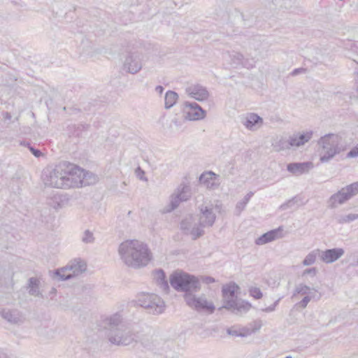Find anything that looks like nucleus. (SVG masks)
I'll use <instances>...</instances> for the list:
<instances>
[{
	"label": "nucleus",
	"mask_w": 358,
	"mask_h": 358,
	"mask_svg": "<svg viewBox=\"0 0 358 358\" xmlns=\"http://www.w3.org/2000/svg\"><path fill=\"white\" fill-rule=\"evenodd\" d=\"M230 57L234 64H237V65L243 64V60L244 57L241 53L238 52H233L230 55Z\"/></svg>",
	"instance_id": "nucleus-34"
},
{
	"label": "nucleus",
	"mask_w": 358,
	"mask_h": 358,
	"mask_svg": "<svg viewBox=\"0 0 358 358\" xmlns=\"http://www.w3.org/2000/svg\"><path fill=\"white\" fill-rule=\"evenodd\" d=\"M39 280L38 278L32 277L28 280L29 294L34 296H43L39 290Z\"/></svg>",
	"instance_id": "nucleus-27"
},
{
	"label": "nucleus",
	"mask_w": 358,
	"mask_h": 358,
	"mask_svg": "<svg viewBox=\"0 0 358 358\" xmlns=\"http://www.w3.org/2000/svg\"><path fill=\"white\" fill-rule=\"evenodd\" d=\"M54 276L58 280H66L72 278L68 266H64L55 271Z\"/></svg>",
	"instance_id": "nucleus-29"
},
{
	"label": "nucleus",
	"mask_w": 358,
	"mask_h": 358,
	"mask_svg": "<svg viewBox=\"0 0 358 358\" xmlns=\"http://www.w3.org/2000/svg\"><path fill=\"white\" fill-rule=\"evenodd\" d=\"M1 317L11 324H18L22 322L20 312L16 309L4 308L0 312Z\"/></svg>",
	"instance_id": "nucleus-19"
},
{
	"label": "nucleus",
	"mask_w": 358,
	"mask_h": 358,
	"mask_svg": "<svg viewBox=\"0 0 358 358\" xmlns=\"http://www.w3.org/2000/svg\"><path fill=\"white\" fill-rule=\"evenodd\" d=\"M250 294L255 299H259L262 297L263 294L259 288L252 287L249 290Z\"/></svg>",
	"instance_id": "nucleus-38"
},
{
	"label": "nucleus",
	"mask_w": 358,
	"mask_h": 358,
	"mask_svg": "<svg viewBox=\"0 0 358 358\" xmlns=\"http://www.w3.org/2000/svg\"><path fill=\"white\" fill-rule=\"evenodd\" d=\"M242 124L246 129L255 131L259 129L264 124L263 118L255 113H248L242 119Z\"/></svg>",
	"instance_id": "nucleus-15"
},
{
	"label": "nucleus",
	"mask_w": 358,
	"mask_h": 358,
	"mask_svg": "<svg viewBox=\"0 0 358 358\" xmlns=\"http://www.w3.org/2000/svg\"><path fill=\"white\" fill-rule=\"evenodd\" d=\"M121 259L128 266L134 268L144 267L152 259L148 245L137 240L122 242L118 249Z\"/></svg>",
	"instance_id": "nucleus-1"
},
{
	"label": "nucleus",
	"mask_w": 358,
	"mask_h": 358,
	"mask_svg": "<svg viewBox=\"0 0 358 358\" xmlns=\"http://www.w3.org/2000/svg\"><path fill=\"white\" fill-rule=\"evenodd\" d=\"M171 285L178 292L187 294H194L201 289V283L199 279L193 275L185 272H176L170 276Z\"/></svg>",
	"instance_id": "nucleus-6"
},
{
	"label": "nucleus",
	"mask_w": 358,
	"mask_h": 358,
	"mask_svg": "<svg viewBox=\"0 0 358 358\" xmlns=\"http://www.w3.org/2000/svg\"><path fill=\"white\" fill-rule=\"evenodd\" d=\"M150 301L149 305H151L152 308H147L149 313L156 315L163 313L165 305L164 301L159 296L152 294Z\"/></svg>",
	"instance_id": "nucleus-20"
},
{
	"label": "nucleus",
	"mask_w": 358,
	"mask_h": 358,
	"mask_svg": "<svg viewBox=\"0 0 358 358\" xmlns=\"http://www.w3.org/2000/svg\"><path fill=\"white\" fill-rule=\"evenodd\" d=\"M178 98V93L172 90H168L164 96V108L166 109L171 108L176 103Z\"/></svg>",
	"instance_id": "nucleus-26"
},
{
	"label": "nucleus",
	"mask_w": 358,
	"mask_h": 358,
	"mask_svg": "<svg viewBox=\"0 0 358 358\" xmlns=\"http://www.w3.org/2000/svg\"><path fill=\"white\" fill-rule=\"evenodd\" d=\"M201 227V226L199 227L194 225L192 228L189 229V234H190L192 236L194 240L203 236V234H204V231Z\"/></svg>",
	"instance_id": "nucleus-32"
},
{
	"label": "nucleus",
	"mask_w": 358,
	"mask_h": 358,
	"mask_svg": "<svg viewBox=\"0 0 358 358\" xmlns=\"http://www.w3.org/2000/svg\"><path fill=\"white\" fill-rule=\"evenodd\" d=\"M60 201H62L60 196L55 195L54 197L49 202V204L54 208L58 209L62 208V204L60 203Z\"/></svg>",
	"instance_id": "nucleus-37"
},
{
	"label": "nucleus",
	"mask_w": 358,
	"mask_h": 358,
	"mask_svg": "<svg viewBox=\"0 0 358 358\" xmlns=\"http://www.w3.org/2000/svg\"><path fill=\"white\" fill-rule=\"evenodd\" d=\"M313 132L308 131L304 133H296L289 136V143L290 149L292 148H299L308 143L313 137Z\"/></svg>",
	"instance_id": "nucleus-16"
},
{
	"label": "nucleus",
	"mask_w": 358,
	"mask_h": 358,
	"mask_svg": "<svg viewBox=\"0 0 358 358\" xmlns=\"http://www.w3.org/2000/svg\"><path fill=\"white\" fill-rule=\"evenodd\" d=\"M192 194L191 187L184 182L181 183L171 196L169 210H173L179 206L181 202L189 200Z\"/></svg>",
	"instance_id": "nucleus-12"
},
{
	"label": "nucleus",
	"mask_w": 358,
	"mask_h": 358,
	"mask_svg": "<svg viewBox=\"0 0 358 358\" xmlns=\"http://www.w3.org/2000/svg\"><path fill=\"white\" fill-rule=\"evenodd\" d=\"M199 226L202 227H212L216 219L213 204L203 203L199 206Z\"/></svg>",
	"instance_id": "nucleus-13"
},
{
	"label": "nucleus",
	"mask_w": 358,
	"mask_h": 358,
	"mask_svg": "<svg viewBox=\"0 0 358 358\" xmlns=\"http://www.w3.org/2000/svg\"><path fill=\"white\" fill-rule=\"evenodd\" d=\"M279 301H280V299H278L271 306H268L267 308H263L262 311L266 312V313H270V312L273 311L275 309V307L278 305Z\"/></svg>",
	"instance_id": "nucleus-47"
},
{
	"label": "nucleus",
	"mask_w": 358,
	"mask_h": 358,
	"mask_svg": "<svg viewBox=\"0 0 358 358\" xmlns=\"http://www.w3.org/2000/svg\"><path fill=\"white\" fill-rule=\"evenodd\" d=\"M320 254V250H316L308 253L303 261L304 266H310L315 262L317 255Z\"/></svg>",
	"instance_id": "nucleus-31"
},
{
	"label": "nucleus",
	"mask_w": 358,
	"mask_h": 358,
	"mask_svg": "<svg viewBox=\"0 0 358 358\" xmlns=\"http://www.w3.org/2000/svg\"><path fill=\"white\" fill-rule=\"evenodd\" d=\"M227 333H228V334L231 335V336H234L244 337L245 336L244 334L239 333L238 331V330L234 329H227Z\"/></svg>",
	"instance_id": "nucleus-46"
},
{
	"label": "nucleus",
	"mask_w": 358,
	"mask_h": 358,
	"mask_svg": "<svg viewBox=\"0 0 358 358\" xmlns=\"http://www.w3.org/2000/svg\"><path fill=\"white\" fill-rule=\"evenodd\" d=\"M342 138L338 134H328L320 137L317 141L320 161L322 163L330 162L336 155L345 150Z\"/></svg>",
	"instance_id": "nucleus-4"
},
{
	"label": "nucleus",
	"mask_w": 358,
	"mask_h": 358,
	"mask_svg": "<svg viewBox=\"0 0 358 358\" xmlns=\"http://www.w3.org/2000/svg\"><path fill=\"white\" fill-rule=\"evenodd\" d=\"M28 148L30 150V152L32 153L33 155H34L36 157H40L43 155L41 151L38 149L34 148V147L31 146L29 144H28Z\"/></svg>",
	"instance_id": "nucleus-44"
},
{
	"label": "nucleus",
	"mask_w": 358,
	"mask_h": 358,
	"mask_svg": "<svg viewBox=\"0 0 358 358\" xmlns=\"http://www.w3.org/2000/svg\"><path fill=\"white\" fill-rule=\"evenodd\" d=\"M209 173L211 175H215L214 173H212V172H210Z\"/></svg>",
	"instance_id": "nucleus-53"
},
{
	"label": "nucleus",
	"mask_w": 358,
	"mask_h": 358,
	"mask_svg": "<svg viewBox=\"0 0 358 358\" xmlns=\"http://www.w3.org/2000/svg\"><path fill=\"white\" fill-rule=\"evenodd\" d=\"M358 194V182H354L334 194L328 200V206L335 208L348 201L351 197Z\"/></svg>",
	"instance_id": "nucleus-7"
},
{
	"label": "nucleus",
	"mask_w": 358,
	"mask_h": 358,
	"mask_svg": "<svg viewBox=\"0 0 358 358\" xmlns=\"http://www.w3.org/2000/svg\"><path fill=\"white\" fill-rule=\"evenodd\" d=\"M307 71V69H305V68H298V69H294L291 73H290V75L292 76H296L300 73H306Z\"/></svg>",
	"instance_id": "nucleus-45"
},
{
	"label": "nucleus",
	"mask_w": 358,
	"mask_h": 358,
	"mask_svg": "<svg viewBox=\"0 0 358 358\" xmlns=\"http://www.w3.org/2000/svg\"><path fill=\"white\" fill-rule=\"evenodd\" d=\"M250 325L252 328V331H258L262 327V321L261 320H255L250 324Z\"/></svg>",
	"instance_id": "nucleus-40"
},
{
	"label": "nucleus",
	"mask_w": 358,
	"mask_h": 358,
	"mask_svg": "<svg viewBox=\"0 0 358 358\" xmlns=\"http://www.w3.org/2000/svg\"><path fill=\"white\" fill-rule=\"evenodd\" d=\"M189 222L187 219L183 220L180 222V228L182 230H183L186 234H189V231L190 229L189 227Z\"/></svg>",
	"instance_id": "nucleus-42"
},
{
	"label": "nucleus",
	"mask_w": 358,
	"mask_h": 358,
	"mask_svg": "<svg viewBox=\"0 0 358 358\" xmlns=\"http://www.w3.org/2000/svg\"><path fill=\"white\" fill-rule=\"evenodd\" d=\"M238 289H239V287L235 282L222 287V293L224 305L222 308L227 309L234 314L241 315L247 313L250 309L251 304L247 301L238 299L236 295Z\"/></svg>",
	"instance_id": "nucleus-5"
},
{
	"label": "nucleus",
	"mask_w": 358,
	"mask_h": 358,
	"mask_svg": "<svg viewBox=\"0 0 358 358\" xmlns=\"http://www.w3.org/2000/svg\"><path fill=\"white\" fill-rule=\"evenodd\" d=\"M152 294L149 293H141L138 294L135 303L147 310L148 308H152L151 305H149L150 303V299H152Z\"/></svg>",
	"instance_id": "nucleus-28"
},
{
	"label": "nucleus",
	"mask_w": 358,
	"mask_h": 358,
	"mask_svg": "<svg viewBox=\"0 0 358 358\" xmlns=\"http://www.w3.org/2000/svg\"><path fill=\"white\" fill-rule=\"evenodd\" d=\"M185 93L191 98L198 101H206L210 93L207 88L201 84H192L185 88Z\"/></svg>",
	"instance_id": "nucleus-14"
},
{
	"label": "nucleus",
	"mask_w": 358,
	"mask_h": 358,
	"mask_svg": "<svg viewBox=\"0 0 358 358\" xmlns=\"http://www.w3.org/2000/svg\"><path fill=\"white\" fill-rule=\"evenodd\" d=\"M186 303L198 312L213 313L215 309L212 302L207 301L204 295L196 297L194 294H187L184 296Z\"/></svg>",
	"instance_id": "nucleus-9"
},
{
	"label": "nucleus",
	"mask_w": 358,
	"mask_h": 358,
	"mask_svg": "<svg viewBox=\"0 0 358 358\" xmlns=\"http://www.w3.org/2000/svg\"><path fill=\"white\" fill-rule=\"evenodd\" d=\"M171 123L174 124L176 127H180L181 126L182 121L178 118H173L171 120Z\"/></svg>",
	"instance_id": "nucleus-50"
},
{
	"label": "nucleus",
	"mask_w": 358,
	"mask_h": 358,
	"mask_svg": "<svg viewBox=\"0 0 358 358\" xmlns=\"http://www.w3.org/2000/svg\"><path fill=\"white\" fill-rule=\"evenodd\" d=\"M67 266L72 278L82 273L87 268L85 262L81 259H74L73 261L70 262Z\"/></svg>",
	"instance_id": "nucleus-22"
},
{
	"label": "nucleus",
	"mask_w": 358,
	"mask_h": 358,
	"mask_svg": "<svg viewBox=\"0 0 358 358\" xmlns=\"http://www.w3.org/2000/svg\"><path fill=\"white\" fill-rule=\"evenodd\" d=\"M203 282H204L206 284H210L215 282V280L211 276H204L203 278Z\"/></svg>",
	"instance_id": "nucleus-49"
},
{
	"label": "nucleus",
	"mask_w": 358,
	"mask_h": 358,
	"mask_svg": "<svg viewBox=\"0 0 358 358\" xmlns=\"http://www.w3.org/2000/svg\"><path fill=\"white\" fill-rule=\"evenodd\" d=\"M310 287L303 285V284H299L297 285L295 288L294 295L296 294H308L310 293Z\"/></svg>",
	"instance_id": "nucleus-33"
},
{
	"label": "nucleus",
	"mask_w": 358,
	"mask_h": 358,
	"mask_svg": "<svg viewBox=\"0 0 358 358\" xmlns=\"http://www.w3.org/2000/svg\"><path fill=\"white\" fill-rule=\"evenodd\" d=\"M94 238L92 232L90 230H85L82 237V241L85 243H92L94 242Z\"/></svg>",
	"instance_id": "nucleus-35"
},
{
	"label": "nucleus",
	"mask_w": 358,
	"mask_h": 358,
	"mask_svg": "<svg viewBox=\"0 0 358 358\" xmlns=\"http://www.w3.org/2000/svg\"><path fill=\"white\" fill-rule=\"evenodd\" d=\"M313 167L311 162H292L287 165V170L294 176H301L308 173Z\"/></svg>",
	"instance_id": "nucleus-17"
},
{
	"label": "nucleus",
	"mask_w": 358,
	"mask_h": 358,
	"mask_svg": "<svg viewBox=\"0 0 358 358\" xmlns=\"http://www.w3.org/2000/svg\"><path fill=\"white\" fill-rule=\"evenodd\" d=\"M17 179H15V178H13L12 179V183L14 185L15 183H17Z\"/></svg>",
	"instance_id": "nucleus-52"
},
{
	"label": "nucleus",
	"mask_w": 358,
	"mask_h": 358,
	"mask_svg": "<svg viewBox=\"0 0 358 358\" xmlns=\"http://www.w3.org/2000/svg\"><path fill=\"white\" fill-rule=\"evenodd\" d=\"M182 111L185 120H199L203 119L206 115V110L196 102H184Z\"/></svg>",
	"instance_id": "nucleus-11"
},
{
	"label": "nucleus",
	"mask_w": 358,
	"mask_h": 358,
	"mask_svg": "<svg viewBox=\"0 0 358 358\" xmlns=\"http://www.w3.org/2000/svg\"><path fill=\"white\" fill-rule=\"evenodd\" d=\"M282 231V227H279L278 229L271 230L257 238L255 243L258 245L270 243L278 238V234Z\"/></svg>",
	"instance_id": "nucleus-21"
},
{
	"label": "nucleus",
	"mask_w": 358,
	"mask_h": 358,
	"mask_svg": "<svg viewBox=\"0 0 358 358\" xmlns=\"http://www.w3.org/2000/svg\"><path fill=\"white\" fill-rule=\"evenodd\" d=\"M41 178L47 187L60 189L73 187L71 163L62 162L55 167L45 168L42 173Z\"/></svg>",
	"instance_id": "nucleus-3"
},
{
	"label": "nucleus",
	"mask_w": 358,
	"mask_h": 358,
	"mask_svg": "<svg viewBox=\"0 0 358 358\" xmlns=\"http://www.w3.org/2000/svg\"><path fill=\"white\" fill-rule=\"evenodd\" d=\"M357 264H358V261H357Z\"/></svg>",
	"instance_id": "nucleus-54"
},
{
	"label": "nucleus",
	"mask_w": 358,
	"mask_h": 358,
	"mask_svg": "<svg viewBox=\"0 0 358 358\" xmlns=\"http://www.w3.org/2000/svg\"><path fill=\"white\" fill-rule=\"evenodd\" d=\"M344 253V250L341 248L327 249L321 252L320 259L326 264H331L338 260Z\"/></svg>",
	"instance_id": "nucleus-18"
},
{
	"label": "nucleus",
	"mask_w": 358,
	"mask_h": 358,
	"mask_svg": "<svg viewBox=\"0 0 358 358\" xmlns=\"http://www.w3.org/2000/svg\"><path fill=\"white\" fill-rule=\"evenodd\" d=\"M311 300V296H304L301 301H300L299 303H298V305L303 308H305L308 303L310 302V301Z\"/></svg>",
	"instance_id": "nucleus-43"
},
{
	"label": "nucleus",
	"mask_w": 358,
	"mask_h": 358,
	"mask_svg": "<svg viewBox=\"0 0 358 358\" xmlns=\"http://www.w3.org/2000/svg\"><path fill=\"white\" fill-rule=\"evenodd\" d=\"M73 187H78L93 185L97 181V176L90 171H86L78 166L71 164Z\"/></svg>",
	"instance_id": "nucleus-8"
},
{
	"label": "nucleus",
	"mask_w": 358,
	"mask_h": 358,
	"mask_svg": "<svg viewBox=\"0 0 358 358\" xmlns=\"http://www.w3.org/2000/svg\"><path fill=\"white\" fill-rule=\"evenodd\" d=\"M106 335L108 341L116 345H129L136 342L137 336L131 331L122 315L116 313L106 320Z\"/></svg>",
	"instance_id": "nucleus-2"
},
{
	"label": "nucleus",
	"mask_w": 358,
	"mask_h": 358,
	"mask_svg": "<svg viewBox=\"0 0 358 358\" xmlns=\"http://www.w3.org/2000/svg\"><path fill=\"white\" fill-rule=\"evenodd\" d=\"M164 87L162 85H157L155 87V91L159 93V94H162L164 92Z\"/></svg>",
	"instance_id": "nucleus-51"
},
{
	"label": "nucleus",
	"mask_w": 358,
	"mask_h": 358,
	"mask_svg": "<svg viewBox=\"0 0 358 358\" xmlns=\"http://www.w3.org/2000/svg\"><path fill=\"white\" fill-rule=\"evenodd\" d=\"M304 204H305V202H303V198L301 196L297 195V196H294L291 199L288 200L287 202L282 203L280 206V209L282 210H285L288 208H291L293 207L298 208Z\"/></svg>",
	"instance_id": "nucleus-25"
},
{
	"label": "nucleus",
	"mask_w": 358,
	"mask_h": 358,
	"mask_svg": "<svg viewBox=\"0 0 358 358\" xmlns=\"http://www.w3.org/2000/svg\"><path fill=\"white\" fill-rule=\"evenodd\" d=\"M253 195L254 192H250L244 196V198L241 201L237 203L235 210L236 214L237 215H239L242 210L245 209L247 203L249 202L250 199Z\"/></svg>",
	"instance_id": "nucleus-30"
},
{
	"label": "nucleus",
	"mask_w": 358,
	"mask_h": 358,
	"mask_svg": "<svg viewBox=\"0 0 358 358\" xmlns=\"http://www.w3.org/2000/svg\"><path fill=\"white\" fill-rule=\"evenodd\" d=\"M272 147L276 152L289 150L290 147L289 143V138L283 136L276 138L272 143Z\"/></svg>",
	"instance_id": "nucleus-24"
},
{
	"label": "nucleus",
	"mask_w": 358,
	"mask_h": 358,
	"mask_svg": "<svg viewBox=\"0 0 358 358\" xmlns=\"http://www.w3.org/2000/svg\"><path fill=\"white\" fill-rule=\"evenodd\" d=\"M155 279L162 291L167 293L169 290V285L166 275L162 269L157 270L155 273Z\"/></svg>",
	"instance_id": "nucleus-23"
},
{
	"label": "nucleus",
	"mask_w": 358,
	"mask_h": 358,
	"mask_svg": "<svg viewBox=\"0 0 358 358\" xmlns=\"http://www.w3.org/2000/svg\"><path fill=\"white\" fill-rule=\"evenodd\" d=\"M141 54L134 48L129 50L123 62V69L127 72L136 74L142 69Z\"/></svg>",
	"instance_id": "nucleus-10"
},
{
	"label": "nucleus",
	"mask_w": 358,
	"mask_h": 358,
	"mask_svg": "<svg viewBox=\"0 0 358 358\" xmlns=\"http://www.w3.org/2000/svg\"><path fill=\"white\" fill-rule=\"evenodd\" d=\"M358 157V145L352 148L347 154L348 158H355Z\"/></svg>",
	"instance_id": "nucleus-41"
},
{
	"label": "nucleus",
	"mask_w": 358,
	"mask_h": 358,
	"mask_svg": "<svg viewBox=\"0 0 358 358\" xmlns=\"http://www.w3.org/2000/svg\"><path fill=\"white\" fill-rule=\"evenodd\" d=\"M357 218H358V215L350 213V214H348L347 215L341 217L338 220V222L339 223L350 222L352 221L355 220Z\"/></svg>",
	"instance_id": "nucleus-36"
},
{
	"label": "nucleus",
	"mask_w": 358,
	"mask_h": 358,
	"mask_svg": "<svg viewBox=\"0 0 358 358\" xmlns=\"http://www.w3.org/2000/svg\"><path fill=\"white\" fill-rule=\"evenodd\" d=\"M317 273V269L315 267L306 268L303 273V275H311L312 276H315Z\"/></svg>",
	"instance_id": "nucleus-48"
},
{
	"label": "nucleus",
	"mask_w": 358,
	"mask_h": 358,
	"mask_svg": "<svg viewBox=\"0 0 358 358\" xmlns=\"http://www.w3.org/2000/svg\"><path fill=\"white\" fill-rule=\"evenodd\" d=\"M135 174L136 177L143 181H147L148 178L145 177V171L140 167L138 166L135 170Z\"/></svg>",
	"instance_id": "nucleus-39"
}]
</instances>
